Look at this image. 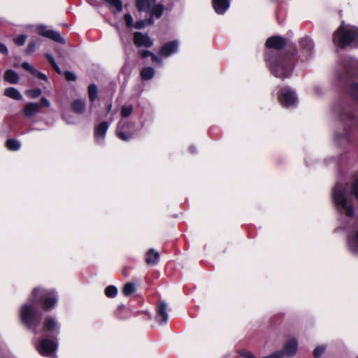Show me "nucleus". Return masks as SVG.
Segmentation results:
<instances>
[{
    "label": "nucleus",
    "instance_id": "1",
    "mask_svg": "<svg viewBox=\"0 0 358 358\" xmlns=\"http://www.w3.org/2000/svg\"><path fill=\"white\" fill-rule=\"evenodd\" d=\"M58 301L55 290H47L42 288L34 289L28 301L22 305L20 310V317L22 324L31 330L35 335L40 332L38 327L41 323L42 313L36 308L41 304L45 310H51Z\"/></svg>",
    "mask_w": 358,
    "mask_h": 358
},
{
    "label": "nucleus",
    "instance_id": "2",
    "mask_svg": "<svg viewBox=\"0 0 358 358\" xmlns=\"http://www.w3.org/2000/svg\"><path fill=\"white\" fill-rule=\"evenodd\" d=\"M334 111L341 122V127L334 132V143L344 148L355 141L358 133V119L355 113V106L351 101L342 99L334 106Z\"/></svg>",
    "mask_w": 358,
    "mask_h": 358
},
{
    "label": "nucleus",
    "instance_id": "3",
    "mask_svg": "<svg viewBox=\"0 0 358 358\" xmlns=\"http://www.w3.org/2000/svg\"><path fill=\"white\" fill-rule=\"evenodd\" d=\"M275 50L265 52V61L271 74L276 78L284 80L292 74L296 62V50L284 55H277Z\"/></svg>",
    "mask_w": 358,
    "mask_h": 358
},
{
    "label": "nucleus",
    "instance_id": "4",
    "mask_svg": "<svg viewBox=\"0 0 358 358\" xmlns=\"http://www.w3.org/2000/svg\"><path fill=\"white\" fill-rule=\"evenodd\" d=\"M348 182H337L332 190V200L340 214L351 217L355 212L352 202L348 199Z\"/></svg>",
    "mask_w": 358,
    "mask_h": 358
},
{
    "label": "nucleus",
    "instance_id": "5",
    "mask_svg": "<svg viewBox=\"0 0 358 358\" xmlns=\"http://www.w3.org/2000/svg\"><path fill=\"white\" fill-rule=\"evenodd\" d=\"M334 42L341 48L355 44L358 45V29L355 27H344L343 24L335 31Z\"/></svg>",
    "mask_w": 358,
    "mask_h": 358
},
{
    "label": "nucleus",
    "instance_id": "6",
    "mask_svg": "<svg viewBox=\"0 0 358 358\" xmlns=\"http://www.w3.org/2000/svg\"><path fill=\"white\" fill-rule=\"evenodd\" d=\"M358 73V62L354 58L346 56L341 59L338 69L336 71V76L341 84Z\"/></svg>",
    "mask_w": 358,
    "mask_h": 358
},
{
    "label": "nucleus",
    "instance_id": "7",
    "mask_svg": "<svg viewBox=\"0 0 358 358\" xmlns=\"http://www.w3.org/2000/svg\"><path fill=\"white\" fill-rule=\"evenodd\" d=\"M138 131L139 129L136 128L134 121L121 120L117 124L116 134L120 139L128 141L133 138Z\"/></svg>",
    "mask_w": 358,
    "mask_h": 358
},
{
    "label": "nucleus",
    "instance_id": "8",
    "mask_svg": "<svg viewBox=\"0 0 358 358\" xmlns=\"http://www.w3.org/2000/svg\"><path fill=\"white\" fill-rule=\"evenodd\" d=\"M33 342L36 349L42 356L56 358L57 341L49 338H41L38 341L34 340Z\"/></svg>",
    "mask_w": 358,
    "mask_h": 358
},
{
    "label": "nucleus",
    "instance_id": "9",
    "mask_svg": "<svg viewBox=\"0 0 358 358\" xmlns=\"http://www.w3.org/2000/svg\"><path fill=\"white\" fill-rule=\"evenodd\" d=\"M279 99L284 107L294 106L297 103L296 92L289 87H285L280 90Z\"/></svg>",
    "mask_w": 358,
    "mask_h": 358
},
{
    "label": "nucleus",
    "instance_id": "10",
    "mask_svg": "<svg viewBox=\"0 0 358 358\" xmlns=\"http://www.w3.org/2000/svg\"><path fill=\"white\" fill-rule=\"evenodd\" d=\"M300 53L299 58L301 62L307 61L314 54V43L309 37L302 38L299 41Z\"/></svg>",
    "mask_w": 358,
    "mask_h": 358
},
{
    "label": "nucleus",
    "instance_id": "11",
    "mask_svg": "<svg viewBox=\"0 0 358 358\" xmlns=\"http://www.w3.org/2000/svg\"><path fill=\"white\" fill-rule=\"evenodd\" d=\"M266 47L268 48V50H275L277 52V55H287L282 51V49L286 45V41L281 36H272L268 38L266 41Z\"/></svg>",
    "mask_w": 358,
    "mask_h": 358
},
{
    "label": "nucleus",
    "instance_id": "12",
    "mask_svg": "<svg viewBox=\"0 0 358 358\" xmlns=\"http://www.w3.org/2000/svg\"><path fill=\"white\" fill-rule=\"evenodd\" d=\"M109 127V123L103 121L94 127V137L96 143L101 144L106 137V132Z\"/></svg>",
    "mask_w": 358,
    "mask_h": 358
},
{
    "label": "nucleus",
    "instance_id": "13",
    "mask_svg": "<svg viewBox=\"0 0 358 358\" xmlns=\"http://www.w3.org/2000/svg\"><path fill=\"white\" fill-rule=\"evenodd\" d=\"M167 304L160 301L157 306L155 320L161 325L166 324L168 321Z\"/></svg>",
    "mask_w": 358,
    "mask_h": 358
},
{
    "label": "nucleus",
    "instance_id": "14",
    "mask_svg": "<svg viewBox=\"0 0 358 358\" xmlns=\"http://www.w3.org/2000/svg\"><path fill=\"white\" fill-rule=\"evenodd\" d=\"M38 32L39 34L42 36L50 38L52 41L59 43L61 44L65 43V40L61 36V34L58 31L51 29H47V28L45 26H41L39 27Z\"/></svg>",
    "mask_w": 358,
    "mask_h": 358
},
{
    "label": "nucleus",
    "instance_id": "15",
    "mask_svg": "<svg viewBox=\"0 0 358 358\" xmlns=\"http://www.w3.org/2000/svg\"><path fill=\"white\" fill-rule=\"evenodd\" d=\"M178 46L179 43L177 41H172L166 43L162 46L159 52V54L162 57H168L172 54H174L178 52Z\"/></svg>",
    "mask_w": 358,
    "mask_h": 358
},
{
    "label": "nucleus",
    "instance_id": "16",
    "mask_svg": "<svg viewBox=\"0 0 358 358\" xmlns=\"http://www.w3.org/2000/svg\"><path fill=\"white\" fill-rule=\"evenodd\" d=\"M59 328L60 326L55 318L51 317L45 318L43 327V331L57 336L59 333Z\"/></svg>",
    "mask_w": 358,
    "mask_h": 358
},
{
    "label": "nucleus",
    "instance_id": "17",
    "mask_svg": "<svg viewBox=\"0 0 358 358\" xmlns=\"http://www.w3.org/2000/svg\"><path fill=\"white\" fill-rule=\"evenodd\" d=\"M134 44L138 47H145L150 48L152 45L153 43L148 34H142L141 32L137 31L134 34Z\"/></svg>",
    "mask_w": 358,
    "mask_h": 358
},
{
    "label": "nucleus",
    "instance_id": "18",
    "mask_svg": "<svg viewBox=\"0 0 358 358\" xmlns=\"http://www.w3.org/2000/svg\"><path fill=\"white\" fill-rule=\"evenodd\" d=\"M231 0H212L213 8L217 14L223 15L229 9Z\"/></svg>",
    "mask_w": 358,
    "mask_h": 358
},
{
    "label": "nucleus",
    "instance_id": "19",
    "mask_svg": "<svg viewBox=\"0 0 358 358\" xmlns=\"http://www.w3.org/2000/svg\"><path fill=\"white\" fill-rule=\"evenodd\" d=\"M298 348V342L296 338H292L290 340L287 341L283 348V350H282L284 355H286L289 357L294 356Z\"/></svg>",
    "mask_w": 358,
    "mask_h": 358
},
{
    "label": "nucleus",
    "instance_id": "20",
    "mask_svg": "<svg viewBox=\"0 0 358 358\" xmlns=\"http://www.w3.org/2000/svg\"><path fill=\"white\" fill-rule=\"evenodd\" d=\"M348 247L352 253L358 255V229L348 236Z\"/></svg>",
    "mask_w": 358,
    "mask_h": 358
},
{
    "label": "nucleus",
    "instance_id": "21",
    "mask_svg": "<svg viewBox=\"0 0 358 358\" xmlns=\"http://www.w3.org/2000/svg\"><path fill=\"white\" fill-rule=\"evenodd\" d=\"M22 67L24 70L29 71L30 73H31L33 76H34L37 78H38L40 80H45V81L48 80L47 76L43 73L36 70L33 66L29 64L28 62H22Z\"/></svg>",
    "mask_w": 358,
    "mask_h": 358
},
{
    "label": "nucleus",
    "instance_id": "22",
    "mask_svg": "<svg viewBox=\"0 0 358 358\" xmlns=\"http://www.w3.org/2000/svg\"><path fill=\"white\" fill-rule=\"evenodd\" d=\"M41 108L38 103L30 102L27 103L24 107V114L26 117H31L37 113Z\"/></svg>",
    "mask_w": 358,
    "mask_h": 358
},
{
    "label": "nucleus",
    "instance_id": "23",
    "mask_svg": "<svg viewBox=\"0 0 358 358\" xmlns=\"http://www.w3.org/2000/svg\"><path fill=\"white\" fill-rule=\"evenodd\" d=\"M159 259V254L154 249H150L145 255V262L149 265H156Z\"/></svg>",
    "mask_w": 358,
    "mask_h": 358
},
{
    "label": "nucleus",
    "instance_id": "24",
    "mask_svg": "<svg viewBox=\"0 0 358 358\" xmlns=\"http://www.w3.org/2000/svg\"><path fill=\"white\" fill-rule=\"evenodd\" d=\"M3 78L5 81L10 84H16L20 80L19 75L12 69H8L5 71Z\"/></svg>",
    "mask_w": 358,
    "mask_h": 358
},
{
    "label": "nucleus",
    "instance_id": "25",
    "mask_svg": "<svg viewBox=\"0 0 358 358\" xmlns=\"http://www.w3.org/2000/svg\"><path fill=\"white\" fill-rule=\"evenodd\" d=\"M85 101L83 99H76L71 104L72 110L74 113L81 114L85 109Z\"/></svg>",
    "mask_w": 358,
    "mask_h": 358
},
{
    "label": "nucleus",
    "instance_id": "26",
    "mask_svg": "<svg viewBox=\"0 0 358 358\" xmlns=\"http://www.w3.org/2000/svg\"><path fill=\"white\" fill-rule=\"evenodd\" d=\"M3 94L6 96L11 98L15 100H22V96L20 92L14 87H8L5 90Z\"/></svg>",
    "mask_w": 358,
    "mask_h": 358
},
{
    "label": "nucleus",
    "instance_id": "27",
    "mask_svg": "<svg viewBox=\"0 0 358 358\" xmlns=\"http://www.w3.org/2000/svg\"><path fill=\"white\" fill-rule=\"evenodd\" d=\"M136 6L138 11H145L150 13L151 10V3L150 0H135Z\"/></svg>",
    "mask_w": 358,
    "mask_h": 358
},
{
    "label": "nucleus",
    "instance_id": "28",
    "mask_svg": "<svg viewBox=\"0 0 358 358\" xmlns=\"http://www.w3.org/2000/svg\"><path fill=\"white\" fill-rule=\"evenodd\" d=\"M6 146L9 150L17 151L20 148L21 143L17 140L9 138L6 142Z\"/></svg>",
    "mask_w": 358,
    "mask_h": 358
},
{
    "label": "nucleus",
    "instance_id": "29",
    "mask_svg": "<svg viewBox=\"0 0 358 358\" xmlns=\"http://www.w3.org/2000/svg\"><path fill=\"white\" fill-rule=\"evenodd\" d=\"M110 6L114 8L113 10L114 13H120L122 10V3L121 0H105Z\"/></svg>",
    "mask_w": 358,
    "mask_h": 358
},
{
    "label": "nucleus",
    "instance_id": "30",
    "mask_svg": "<svg viewBox=\"0 0 358 358\" xmlns=\"http://www.w3.org/2000/svg\"><path fill=\"white\" fill-rule=\"evenodd\" d=\"M155 70L152 67L143 68L141 71V76L143 80H148L153 78Z\"/></svg>",
    "mask_w": 358,
    "mask_h": 358
},
{
    "label": "nucleus",
    "instance_id": "31",
    "mask_svg": "<svg viewBox=\"0 0 358 358\" xmlns=\"http://www.w3.org/2000/svg\"><path fill=\"white\" fill-rule=\"evenodd\" d=\"M98 89L95 84H90L88 86V95L91 102H94L97 97Z\"/></svg>",
    "mask_w": 358,
    "mask_h": 358
},
{
    "label": "nucleus",
    "instance_id": "32",
    "mask_svg": "<svg viewBox=\"0 0 358 358\" xmlns=\"http://www.w3.org/2000/svg\"><path fill=\"white\" fill-rule=\"evenodd\" d=\"M136 290L135 285L133 282H127L122 289L124 296H128L134 293Z\"/></svg>",
    "mask_w": 358,
    "mask_h": 358
},
{
    "label": "nucleus",
    "instance_id": "33",
    "mask_svg": "<svg viewBox=\"0 0 358 358\" xmlns=\"http://www.w3.org/2000/svg\"><path fill=\"white\" fill-rule=\"evenodd\" d=\"M46 58L48 59L49 63L52 66V67L54 69V70L59 75L62 74V71L56 63L54 57L50 54H46L45 55Z\"/></svg>",
    "mask_w": 358,
    "mask_h": 358
},
{
    "label": "nucleus",
    "instance_id": "34",
    "mask_svg": "<svg viewBox=\"0 0 358 358\" xmlns=\"http://www.w3.org/2000/svg\"><path fill=\"white\" fill-rule=\"evenodd\" d=\"M133 111L132 105H124L120 110V115L122 117L125 118L129 117Z\"/></svg>",
    "mask_w": 358,
    "mask_h": 358
},
{
    "label": "nucleus",
    "instance_id": "35",
    "mask_svg": "<svg viewBox=\"0 0 358 358\" xmlns=\"http://www.w3.org/2000/svg\"><path fill=\"white\" fill-rule=\"evenodd\" d=\"M117 294V289L115 286L109 285L105 289V294L109 298L115 297Z\"/></svg>",
    "mask_w": 358,
    "mask_h": 358
},
{
    "label": "nucleus",
    "instance_id": "36",
    "mask_svg": "<svg viewBox=\"0 0 358 358\" xmlns=\"http://www.w3.org/2000/svg\"><path fill=\"white\" fill-rule=\"evenodd\" d=\"M164 10V7L162 3H158L152 10V15H155L157 18H159Z\"/></svg>",
    "mask_w": 358,
    "mask_h": 358
},
{
    "label": "nucleus",
    "instance_id": "37",
    "mask_svg": "<svg viewBox=\"0 0 358 358\" xmlns=\"http://www.w3.org/2000/svg\"><path fill=\"white\" fill-rule=\"evenodd\" d=\"M42 93V90L40 88L31 89L26 91L25 94L29 98L35 99L38 97Z\"/></svg>",
    "mask_w": 358,
    "mask_h": 358
},
{
    "label": "nucleus",
    "instance_id": "38",
    "mask_svg": "<svg viewBox=\"0 0 358 358\" xmlns=\"http://www.w3.org/2000/svg\"><path fill=\"white\" fill-rule=\"evenodd\" d=\"M350 93L355 100L358 101V83H355L351 85Z\"/></svg>",
    "mask_w": 358,
    "mask_h": 358
},
{
    "label": "nucleus",
    "instance_id": "39",
    "mask_svg": "<svg viewBox=\"0 0 358 358\" xmlns=\"http://www.w3.org/2000/svg\"><path fill=\"white\" fill-rule=\"evenodd\" d=\"M62 73L67 81H76L77 79L76 75L73 72L65 71Z\"/></svg>",
    "mask_w": 358,
    "mask_h": 358
},
{
    "label": "nucleus",
    "instance_id": "40",
    "mask_svg": "<svg viewBox=\"0 0 358 358\" xmlns=\"http://www.w3.org/2000/svg\"><path fill=\"white\" fill-rule=\"evenodd\" d=\"M238 353L243 358H257L255 355L250 351L240 350Z\"/></svg>",
    "mask_w": 358,
    "mask_h": 358
},
{
    "label": "nucleus",
    "instance_id": "41",
    "mask_svg": "<svg viewBox=\"0 0 358 358\" xmlns=\"http://www.w3.org/2000/svg\"><path fill=\"white\" fill-rule=\"evenodd\" d=\"M27 39V36L21 34L14 38V42L17 45H22L24 44Z\"/></svg>",
    "mask_w": 358,
    "mask_h": 358
},
{
    "label": "nucleus",
    "instance_id": "42",
    "mask_svg": "<svg viewBox=\"0 0 358 358\" xmlns=\"http://www.w3.org/2000/svg\"><path fill=\"white\" fill-rule=\"evenodd\" d=\"M325 350L324 346H317L313 351V356L315 358H319L322 356Z\"/></svg>",
    "mask_w": 358,
    "mask_h": 358
},
{
    "label": "nucleus",
    "instance_id": "43",
    "mask_svg": "<svg viewBox=\"0 0 358 358\" xmlns=\"http://www.w3.org/2000/svg\"><path fill=\"white\" fill-rule=\"evenodd\" d=\"M124 20L128 28H131L133 27V17L129 13H127L124 15Z\"/></svg>",
    "mask_w": 358,
    "mask_h": 358
},
{
    "label": "nucleus",
    "instance_id": "44",
    "mask_svg": "<svg viewBox=\"0 0 358 358\" xmlns=\"http://www.w3.org/2000/svg\"><path fill=\"white\" fill-rule=\"evenodd\" d=\"M351 193L357 199H358V179H356L353 182L352 185Z\"/></svg>",
    "mask_w": 358,
    "mask_h": 358
},
{
    "label": "nucleus",
    "instance_id": "45",
    "mask_svg": "<svg viewBox=\"0 0 358 358\" xmlns=\"http://www.w3.org/2000/svg\"><path fill=\"white\" fill-rule=\"evenodd\" d=\"M284 356V353L282 350L274 352L273 353L265 356L263 358H282Z\"/></svg>",
    "mask_w": 358,
    "mask_h": 358
},
{
    "label": "nucleus",
    "instance_id": "46",
    "mask_svg": "<svg viewBox=\"0 0 358 358\" xmlns=\"http://www.w3.org/2000/svg\"><path fill=\"white\" fill-rule=\"evenodd\" d=\"M145 26V22L144 20H138L135 22V24L133 25L134 28L137 29H141L144 28Z\"/></svg>",
    "mask_w": 358,
    "mask_h": 358
},
{
    "label": "nucleus",
    "instance_id": "47",
    "mask_svg": "<svg viewBox=\"0 0 358 358\" xmlns=\"http://www.w3.org/2000/svg\"><path fill=\"white\" fill-rule=\"evenodd\" d=\"M139 55L140 56L142 57V58H145V57H148L149 56L151 57V55H152V52L149 51V50H141L139 51Z\"/></svg>",
    "mask_w": 358,
    "mask_h": 358
},
{
    "label": "nucleus",
    "instance_id": "48",
    "mask_svg": "<svg viewBox=\"0 0 358 358\" xmlns=\"http://www.w3.org/2000/svg\"><path fill=\"white\" fill-rule=\"evenodd\" d=\"M36 45L34 43H29L27 47L26 52L27 54H31L35 50Z\"/></svg>",
    "mask_w": 358,
    "mask_h": 358
},
{
    "label": "nucleus",
    "instance_id": "49",
    "mask_svg": "<svg viewBox=\"0 0 358 358\" xmlns=\"http://www.w3.org/2000/svg\"><path fill=\"white\" fill-rule=\"evenodd\" d=\"M39 104H40L41 107V106L49 107L50 106V101L45 97H42L41 99V101H40Z\"/></svg>",
    "mask_w": 358,
    "mask_h": 358
},
{
    "label": "nucleus",
    "instance_id": "50",
    "mask_svg": "<svg viewBox=\"0 0 358 358\" xmlns=\"http://www.w3.org/2000/svg\"><path fill=\"white\" fill-rule=\"evenodd\" d=\"M151 58H152V60L153 62H155V63L159 64V65H162V59H159V57H157L155 54L152 53V55H151Z\"/></svg>",
    "mask_w": 358,
    "mask_h": 358
},
{
    "label": "nucleus",
    "instance_id": "51",
    "mask_svg": "<svg viewBox=\"0 0 358 358\" xmlns=\"http://www.w3.org/2000/svg\"><path fill=\"white\" fill-rule=\"evenodd\" d=\"M0 52L4 55H7L8 52L6 46L1 43H0Z\"/></svg>",
    "mask_w": 358,
    "mask_h": 358
},
{
    "label": "nucleus",
    "instance_id": "52",
    "mask_svg": "<svg viewBox=\"0 0 358 358\" xmlns=\"http://www.w3.org/2000/svg\"><path fill=\"white\" fill-rule=\"evenodd\" d=\"M189 150L192 152V153H195L196 152V148L194 146H190L189 148Z\"/></svg>",
    "mask_w": 358,
    "mask_h": 358
},
{
    "label": "nucleus",
    "instance_id": "53",
    "mask_svg": "<svg viewBox=\"0 0 358 358\" xmlns=\"http://www.w3.org/2000/svg\"><path fill=\"white\" fill-rule=\"evenodd\" d=\"M111 108H112V103H110L107 107V113H108L110 111Z\"/></svg>",
    "mask_w": 358,
    "mask_h": 358
},
{
    "label": "nucleus",
    "instance_id": "54",
    "mask_svg": "<svg viewBox=\"0 0 358 358\" xmlns=\"http://www.w3.org/2000/svg\"><path fill=\"white\" fill-rule=\"evenodd\" d=\"M148 23L150 24H152L154 23V20L152 17V16H150V17L148 19Z\"/></svg>",
    "mask_w": 358,
    "mask_h": 358
},
{
    "label": "nucleus",
    "instance_id": "55",
    "mask_svg": "<svg viewBox=\"0 0 358 358\" xmlns=\"http://www.w3.org/2000/svg\"><path fill=\"white\" fill-rule=\"evenodd\" d=\"M34 129L31 128V129H30L27 130V131H26V132H25V131H22V132H21V134H26V133L29 132V131H32V130H34Z\"/></svg>",
    "mask_w": 358,
    "mask_h": 358
},
{
    "label": "nucleus",
    "instance_id": "56",
    "mask_svg": "<svg viewBox=\"0 0 358 358\" xmlns=\"http://www.w3.org/2000/svg\"><path fill=\"white\" fill-rule=\"evenodd\" d=\"M153 1H155V0H153Z\"/></svg>",
    "mask_w": 358,
    "mask_h": 358
},
{
    "label": "nucleus",
    "instance_id": "57",
    "mask_svg": "<svg viewBox=\"0 0 358 358\" xmlns=\"http://www.w3.org/2000/svg\"><path fill=\"white\" fill-rule=\"evenodd\" d=\"M357 358H358V357H357Z\"/></svg>",
    "mask_w": 358,
    "mask_h": 358
}]
</instances>
